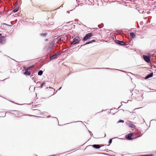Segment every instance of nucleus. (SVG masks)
<instances>
[{"instance_id": "obj_1", "label": "nucleus", "mask_w": 156, "mask_h": 156, "mask_svg": "<svg viewBox=\"0 0 156 156\" xmlns=\"http://www.w3.org/2000/svg\"><path fill=\"white\" fill-rule=\"evenodd\" d=\"M92 33H89L88 34H86L84 37H83V41H87V39H88L90 38V37H92Z\"/></svg>"}, {"instance_id": "obj_2", "label": "nucleus", "mask_w": 156, "mask_h": 156, "mask_svg": "<svg viewBox=\"0 0 156 156\" xmlns=\"http://www.w3.org/2000/svg\"><path fill=\"white\" fill-rule=\"evenodd\" d=\"M80 40L81 39L80 37H75L74 39H73V41H72V44H77L78 43Z\"/></svg>"}, {"instance_id": "obj_3", "label": "nucleus", "mask_w": 156, "mask_h": 156, "mask_svg": "<svg viewBox=\"0 0 156 156\" xmlns=\"http://www.w3.org/2000/svg\"><path fill=\"white\" fill-rule=\"evenodd\" d=\"M48 83L47 82H43L40 85V88H44L45 89L48 88Z\"/></svg>"}, {"instance_id": "obj_4", "label": "nucleus", "mask_w": 156, "mask_h": 156, "mask_svg": "<svg viewBox=\"0 0 156 156\" xmlns=\"http://www.w3.org/2000/svg\"><path fill=\"white\" fill-rule=\"evenodd\" d=\"M143 58H144V59L146 62H150V56L144 55H143Z\"/></svg>"}, {"instance_id": "obj_5", "label": "nucleus", "mask_w": 156, "mask_h": 156, "mask_svg": "<svg viewBox=\"0 0 156 156\" xmlns=\"http://www.w3.org/2000/svg\"><path fill=\"white\" fill-rule=\"evenodd\" d=\"M133 136V134L129 133L126 135V138L128 139L129 140H131L132 139V136Z\"/></svg>"}, {"instance_id": "obj_6", "label": "nucleus", "mask_w": 156, "mask_h": 156, "mask_svg": "<svg viewBox=\"0 0 156 156\" xmlns=\"http://www.w3.org/2000/svg\"><path fill=\"white\" fill-rule=\"evenodd\" d=\"M115 42H116V43L118 44L119 45H120L122 46L125 45V43L123 41H120L116 40L115 41Z\"/></svg>"}, {"instance_id": "obj_7", "label": "nucleus", "mask_w": 156, "mask_h": 156, "mask_svg": "<svg viewBox=\"0 0 156 156\" xmlns=\"http://www.w3.org/2000/svg\"><path fill=\"white\" fill-rule=\"evenodd\" d=\"M58 55V53H55V54L52 55L51 56H50V60H52L55 58Z\"/></svg>"}, {"instance_id": "obj_8", "label": "nucleus", "mask_w": 156, "mask_h": 156, "mask_svg": "<svg viewBox=\"0 0 156 156\" xmlns=\"http://www.w3.org/2000/svg\"><path fill=\"white\" fill-rule=\"evenodd\" d=\"M92 147H94V148L96 149H98L100 148V147H100V145L99 144H94L93 145H92Z\"/></svg>"}, {"instance_id": "obj_9", "label": "nucleus", "mask_w": 156, "mask_h": 156, "mask_svg": "<svg viewBox=\"0 0 156 156\" xmlns=\"http://www.w3.org/2000/svg\"><path fill=\"white\" fill-rule=\"evenodd\" d=\"M5 37H0V42L1 43L3 44L4 42Z\"/></svg>"}, {"instance_id": "obj_10", "label": "nucleus", "mask_w": 156, "mask_h": 156, "mask_svg": "<svg viewBox=\"0 0 156 156\" xmlns=\"http://www.w3.org/2000/svg\"><path fill=\"white\" fill-rule=\"evenodd\" d=\"M128 125H129V126L130 128H134L135 127V126L131 122L129 123Z\"/></svg>"}, {"instance_id": "obj_11", "label": "nucleus", "mask_w": 156, "mask_h": 156, "mask_svg": "<svg viewBox=\"0 0 156 156\" xmlns=\"http://www.w3.org/2000/svg\"><path fill=\"white\" fill-rule=\"evenodd\" d=\"M130 35L131 37L134 38H135V35L133 33H130Z\"/></svg>"}, {"instance_id": "obj_12", "label": "nucleus", "mask_w": 156, "mask_h": 156, "mask_svg": "<svg viewBox=\"0 0 156 156\" xmlns=\"http://www.w3.org/2000/svg\"><path fill=\"white\" fill-rule=\"evenodd\" d=\"M23 74L29 76L30 75V72L26 71V72L23 73Z\"/></svg>"}, {"instance_id": "obj_13", "label": "nucleus", "mask_w": 156, "mask_h": 156, "mask_svg": "<svg viewBox=\"0 0 156 156\" xmlns=\"http://www.w3.org/2000/svg\"><path fill=\"white\" fill-rule=\"evenodd\" d=\"M94 42V40H91L90 41L88 42H87L86 43V44H85V45H86L87 44H90V43H92L93 42Z\"/></svg>"}, {"instance_id": "obj_14", "label": "nucleus", "mask_w": 156, "mask_h": 156, "mask_svg": "<svg viewBox=\"0 0 156 156\" xmlns=\"http://www.w3.org/2000/svg\"><path fill=\"white\" fill-rule=\"evenodd\" d=\"M34 66V65H32L29 67H27V68H26V69H25V71H27L28 70H29L30 69V68H31L33 67V66Z\"/></svg>"}, {"instance_id": "obj_15", "label": "nucleus", "mask_w": 156, "mask_h": 156, "mask_svg": "<svg viewBox=\"0 0 156 156\" xmlns=\"http://www.w3.org/2000/svg\"><path fill=\"white\" fill-rule=\"evenodd\" d=\"M18 9H19V8L18 7L16 8V9H14L13 10H12V12H17L18 11Z\"/></svg>"}, {"instance_id": "obj_16", "label": "nucleus", "mask_w": 156, "mask_h": 156, "mask_svg": "<svg viewBox=\"0 0 156 156\" xmlns=\"http://www.w3.org/2000/svg\"><path fill=\"white\" fill-rule=\"evenodd\" d=\"M152 76H153V73H152L151 74L148 75H147V78H149L152 77Z\"/></svg>"}, {"instance_id": "obj_17", "label": "nucleus", "mask_w": 156, "mask_h": 156, "mask_svg": "<svg viewBox=\"0 0 156 156\" xmlns=\"http://www.w3.org/2000/svg\"><path fill=\"white\" fill-rule=\"evenodd\" d=\"M47 35V33H45L44 34H40V36L42 37H45Z\"/></svg>"}, {"instance_id": "obj_18", "label": "nucleus", "mask_w": 156, "mask_h": 156, "mask_svg": "<svg viewBox=\"0 0 156 156\" xmlns=\"http://www.w3.org/2000/svg\"><path fill=\"white\" fill-rule=\"evenodd\" d=\"M42 74V71L40 70L38 72V75L41 76Z\"/></svg>"}, {"instance_id": "obj_19", "label": "nucleus", "mask_w": 156, "mask_h": 156, "mask_svg": "<svg viewBox=\"0 0 156 156\" xmlns=\"http://www.w3.org/2000/svg\"><path fill=\"white\" fill-rule=\"evenodd\" d=\"M50 91L52 92L55 91V90H54V89H53L50 88Z\"/></svg>"}, {"instance_id": "obj_20", "label": "nucleus", "mask_w": 156, "mask_h": 156, "mask_svg": "<svg viewBox=\"0 0 156 156\" xmlns=\"http://www.w3.org/2000/svg\"><path fill=\"white\" fill-rule=\"evenodd\" d=\"M120 122H122L123 123L124 122V121L122 120H120L119 121L118 123H120Z\"/></svg>"}, {"instance_id": "obj_21", "label": "nucleus", "mask_w": 156, "mask_h": 156, "mask_svg": "<svg viewBox=\"0 0 156 156\" xmlns=\"http://www.w3.org/2000/svg\"><path fill=\"white\" fill-rule=\"evenodd\" d=\"M112 139L109 140V144H111V143H112Z\"/></svg>"}, {"instance_id": "obj_22", "label": "nucleus", "mask_w": 156, "mask_h": 156, "mask_svg": "<svg viewBox=\"0 0 156 156\" xmlns=\"http://www.w3.org/2000/svg\"><path fill=\"white\" fill-rule=\"evenodd\" d=\"M100 145V147H103L105 146V145H103L102 144H101V145Z\"/></svg>"}, {"instance_id": "obj_23", "label": "nucleus", "mask_w": 156, "mask_h": 156, "mask_svg": "<svg viewBox=\"0 0 156 156\" xmlns=\"http://www.w3.org/2000/svg\"><path fill=\"white\" fill-rule=\"evenodd\" d=\"M19 113V112H17V111H16V113H15V115H16V114H18Z\"/></svg>"}, {"instance_id": "obj_24", "label": "nucleus", "mask_w": 156, "mask_h": 156, "mask_svg": "<svg viewBox=\"0 0 156 156\" xmlns=\"http://www.w3.org/2000/svg\"><path fill=\"white\" fill-rule=\"evenodd\" d=\"M48 41V39H45V41Z\"/></svg>"}, {"instance_id": "obj_25", "label": "nucleus", "mask_w": 156, "mask_h": 156, "mask_svg": "<svg viewBox=\"0 0 156 156\" xmlns=\"http://www.w3.org/2000/svg\"><path fill=\"white\" fill-rule=\"evenodd\" d=\"M53 94H54V93H53L51 94V96L53 95Z\"/></svg>"}, {"instance_id": "obj_26", "label": "nucleus", "mask_w": 156, "mask_h": 156, "mask_svg": "<svg viewBox=\"0 0 156 156\" xmlns=\"http://www.w3.org/2000/svg\"><path fill=\"white\" fill-rule=\"evenodd\" d=\"M16 117H19V116H20V115H16Z\"/></svg>"}, {"instance_id": "obj_27", "label": "nucleus", "mask_w": 156, "mask_h": 156, "mask_svg": "<svg viewBox=\"0 0 156 156\" xmlns=\"http://www.w3.org/2000/svg\"><path fill=\"white\" fill-rule=\"evenodd\" d=\"M148 156L147 155H141V156Z\"/></svg>"}, {"instance_id": "obj_28", "label": "nucleus", "mask_w": 156, "mask_h": 156, "mask_svg": "<svg viewBox=\"0 0 156 156\" xmlns=\"http://www.w3.org/2000/svg\"><path fill=\"white\" fill-rule=\"evenodd\" d=\"M60 89H61V87H59V89H58V90H60Z\"/></svg>"}, {"instance_id": "obj_29", "label": "nucleus", "mask_w": 156, "mask_h": 156, "mask_svg": "<svg viewBox=\"0 0 156 156\" xmlns=\"http://www.w3.org/2000/svg\"><path fill=\"white\" fill-rule=\"evenodd\" d=\"M53 46V44H52V47Z\"/></svg>"}, {"instance_id": "obj_30", "label": "nucleus", "mask_w": 156, "mask_h": 156, "mask_svg": "<svg viewBox=\"0 0 156 156\" xmlns=\"http://www.w3.org/2000/svg\"><path fill=\"white\" fill-rule=\"evenodd\" d=\"M143 12V11H142V12H140V13H141V12Z\"/></svg>"}, {"instance_id": "obj_31", "label": "nucleus", "mask_w": 156, "mask_h": 156, "mask_svg": "<svg viewBox=\"0 0 156 156\" xmlns=\"http://www.w3.org/2000/svg\"><path fill=\"white\" fill-rule=\"evenodd\" d=\"M0 36H1V34H0Z\"/></svg>"}, {"instance_id": "obj_32", "label": "nucleus", "mask_w": 156, "mask_h": 156, "mask_svg": "<svg viewBox=\"0 0 156 156\" xmlns=\"http://www.w3.org/2000/svg\"><path fill=\"white\" fill-rule=\"evenodd\" d=\"M55 156L54 155H51V156Z\"/></svg>"}, {"instance_id": "obj_33", "label": "nucleus", "mask_w": 156, "mask_h": 156, "mask_svg": "<svg viewBox=\"0 0 156 156\" xmlns=\"http://www.w3.org/2000/svg\"><path fill=\"white\" fill-rule=\"evenodd\" d=\"M46 48L48 49V48Z\"/></svg>"}]
</instances>
